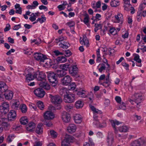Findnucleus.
I'll list each match as a JSON object with an SVG mask.
<instances>
[{
	"label": "nucleus",
	"mask_w": 146,
	"mask_h": 146,
	"mask_svg": "<svg viewBox=\"0 0 146 146\" xmlns=\"http://www.w3.org/2000/svg\"><path fill=\"white\" fill-rule=\"evenodd\" d=\"M133 98L134 100L130 99L129 100V101L132 104H134V103L136 104L137 105V108H139V104H140L143 100V96L141 94L137 93L135 94L133 96Z\"/></svg>",
	"instance_id": "1"
},
{
	"label": "nucleus",
	"mask_w": 146,
	"mask_h": 146,
	"mask_svg": "<svg viewBox=\"0 0 146 146\" xmlns=\"http://www.w3.org/2000/svg\"><path fill=\"white\" fill-rule=\"evenodd\" d=\"M130 146H146V139L141 138L132 141Z\"/></svg>",
	"instance_id": "2"
},
{
	"label": "nucleus",
	"mask_w": 146,
	"mask_h": 146,
	"mask_svg": "<svg viewBox=\"0 0 146 146\" xmlns=\"http://www.w3.org/2000/svg\"><path fill=\"white\" fill-rule=\"evenodd\" d=\"M49 98H50L51 102L53 104H60L62 102V98L58 95H53L52 94H49Z\"/></svg>",
	"instance_id": "3"
},
{
	"label": "nucleus",
	"mask_w": 146,
	"mask_h": 146,
	"mask_svg": "<svg viewBox=\"0 0 146 146\" xmlns=\"http://www.w3.org/2000/svg\"><path fill=\"white\" fill-rule=\"evenodd\" d=\"M47 77L50 83L52 84H55L53 86H55L57 84L58 81L57 80V75L54 72H50L48 73Z\"/></svg>",
	"instance_id": "4"
},
{
	"label": "nucleus",
	"mask_w": 146,
	"mask_h": 146,
	"mask_svg": "<svg viewBox=\"0 0 146 146\" xmlns=\"http://www.w3.org/2000/svg\"><path fill=\"white\" fill-rule=\"evenodd\" d=\"M75 95L73 94H67L64 96V101L66 103H72L75 100Z\"/></svg>",
	"instance_id": "5"
},
{
	"label": "nucleus",
	"mask_w": 146,
	"mask_h": 146,
	"mask_svg": "<svg viewBox=\"0 0 146 146\" xmlns=\"http://www.w3.org/2000/svg\"><path fill=\"white\" fill-rule=\"evenodd\" d=\"M9 105L7 102H3L0 106V112L2 114H5L9 111Z\"/></svg>",
	"instance_id": "6"
},
{
	"label": "nucleus",
	"mask_w": 146,
	"mask_h": 146,
	"mask_svg": "<svg viewBox=\"0 0 146 146\" xmlns=\"http://www.w3.org/2000/svg\"><path fill=\"white\" fill-rule=\"evenodd\" d=\"M34 56V57L36 60L41 62H44V60L47 59V57L45 55L40 53H35Z\"/></svg>",
	"instance_id": "7"
},
{
	"label": "nucleus",
	"mask_w": 146,
	"mask_h": 146,
	"mask_svg": "<svg viewBox=\"0 0 146 146\" xmlns=\"http://www.w3.org/2000/svg\"><path fill=\"white\" fill-rule=\"evenodd\" d=\"M35 73L36 78L38 81L45 80L46 78V75L45 73L42 71H38Z\"/></svg>",
	"instance_id": "8"
},
{
	"label": "nucleus",
	"mask_w": 146,
	"mask_h": 146,
	"mask_svg": "<svg viewBox=\"0 0 146 146\" xmlns=\"http://www.w3.org/2000/svg\"><path fill=\"white\" fill-rule=\"evenodd\" d=\"M72 79L69 75H66L61 79L62 84L64 86H67L70 84Z\"/></svg>",
	"instance_id": "9"
},
{
	"label": "nucleus",
	"mask_w": 146,
	"mask_h": 146,
	"mask_svg": "<svg viewBox=\"0 0 146 146\" xmlns=\"http://www.w3.org/2000/svg\"><path fill=\"white\" fill-rule=\"evenodd\" d=\"M35 94L38 97L42 98H43L45 95V92L43 89L41 88H38L34 91Z\"/></svg>",
	"instance_id": "10"
},
{
	"label": "nucleus",
	"mask_w": 146,
	"mask_h": 146,
	"mask_svg": "<svg viewBox=\"0 0 146 146\" xmlns=\"http://www.w3.org/2000/svg\"><path fill=\"white\" fill-rule=\"evenodd\" d=\"M62 118L63 121L65 123L69 122L70 119V115L66 111H63L62 113Z\"/></svg>",
	"instance_id": "11"
},
{
	"label": "nucleus",
	"mask_w": 146,
	"mask_h": 146,
	"mask_svg": "<svg viewBox=\"0 0 146 146\" xmlns=\"http://www.w3.org/2000/svg\"><path fill=\"white\" fill-rule=\"evenodd\" d=\"M16 117V111L13 110H11L7 115L8 119L9 121H14Z\"/></svg>",
	"instance_id": "12"
},
{
	"label": "nucleus",
	"mask_w": 146,
	"mask_h": 146,
	"mask_svg": "<svg viewBox=\"0 0 146 146\" xmlns=\"http://www.w3.org/2000/svg\"><path fill=\"white\" fill-rule=\"evenodd\" d=\"M44 120H51L54 118V115L51 111H47L44 114Z\"/></svg>",
	"instance_id": "13"
},
{
	"label": "nucleus",
	"mask_w": 146,
	"mask_h": 146,
	"mask_svg": "<svg viewBox=\"0 0 146 146\" xmlns=\"http://www.w3.org/2000/svg\"><path fill=\"white\" fill-rule=\"evenodd\" d=\"M78 68L76 66L71 65L70 69H69V73L72 76H75L78 73Z\"/></svg>",
	"instance_id": "14"
},
{
	"label": "nucleus",
	"mask_w": 146,
	"mask_h": 146,
	"mask_svg": "<svg viewBox=\"0 0 146 146\" xmlns=\"http://www.w3.org/2000/svg\"><path fill=\"white\" fill-rule=\"evenodd\" d=\"M36 127L35 123L32 121L30 122L26 126V129L27 131L31 132L34 131Z\"/></svg>",
	"instance_id": "15"
},
{
	"label": "nucleus",
	"mask_w": 146,
	"mask_h": 146,
	"mask_svg": "<svg viewBox=\"0 0 146 146\" xmlns=\"http://www.w3.org/2000/svg\"><path fill=\"white\" fill-rule=\"evenodd\" d=\"M4 95L5 99L9 100L12 99L13 94L12 91L9 90L5 92Z\"/></svg>",
	"instance_id": "16"
},
{
	"label": "nucleus",
	"mask_w": 146,
	"mask_h": 146,
	"mask_svg": "<svg viewBox=\"0 0 146 146\" xmlns=\"http://www.w3.org/2000/svg\"><path fill=\"white\" fill-rule=\"evenodd\" d=\"M76 127L74 124H70L68 127L67 130L70 133L75 132L76 130Z\"/></svg>",
	"instance_id": "17"
},
{
	"label": "nucleus",
	"mask_w": 146,
	"mask_h": 146,
	"mask_svg": "<svg viewBox=\"0 0 146 146\" xmlns=\"http://www.w3.org/2000/svg\"><path fill=\"white\" fill-rule=\"evenodd\" d=\"M115 18L118 23L122 24L123 22V15L120 13H118L117 15L115 16Z\"/></svg>",
	"instance_id": "18"
},
{
	"label": "nucleus",
	"mask_w": 146,
	"mask_h": 146,
	"mask_svg": "<svg viewBox=\"0 0 146 146\" xmlns=\"http://www.w3.org/2000/svg\"><path fill=\"white\" fill-rule=\"evenodd\" d=\"M35 73L33 75L31 73H28L26 76V80L27 82H29L31 81L34 79L36 78Z\"/></svg>",
	"instance_id": "19"
},
{
	"label": "nucleus",
	"mask_w": 146,
	"mask_h": 146,
	"mask_svg": "<svg viewBox=\"0 0 146 146\" xmlns=\"http://www.w3.org/2000/svg\"><path fill=\"white\" fill-rule=\"evenodd\" d=\"M75 122L77 123H80L82 121L81 116L79 114H76L74 117Z\"/></svg>",
	"instance_id": "20"
},
{
	"label": "nucleus",
	"mask_w": 146,
	"mask_h": 146,
	"mask_svg": "<svg viewBox=\"0 0 146 146\" xmlns=\"http://www.w3.org/2000/svg\"><path fill=\"white\" fill-rule=\"evenodd\" d=\"M71 65L68 63H65L64 64H61L60 66V68L63 70L67 71L68 70L71 66Z\"/></svg>",
	"instance_id": "21"
},
{
	"label": "nucleus",
	"mask_w": 146,
	"mask_h": 146,
	"mask_svg": "<svg viewBox=\"0 0 146 146\" xmlns=\"http://www.w3.org/2000/svg\"><path fill=\"white\" fill-rule=\"evenodd\" d=\"M113 141V138L112 134H108V135L107 137V142L108 143L109 145H111Z\"/></svg>",
	"instance_id": "22"
},
{
	"label": "nucleus",
	"mask_w": 146,
	"mask_h": 146,
	"mask_svg": "<svg viewBox=\"0 0 146 146\" xmlns=\"http://www.w3.org/2000/svg\"><path fill=\"white\" fill-rule=\"evenodd\" d=\"M43 124L42 123H39L37 126L35 130V132L38 134H41L42 132V127Z\"/></svg>",
	"instance_id": "23"
},
{
	"label": "nucleus",
	"mask_w": 146,
	"mask_h": 146,
	"mask_svg": "<svg viewBox=\"0 0 146 146\" xmlns=\"http://www.w3.org/2000/svg\"><path fill=\"white\" fill-rule=\"evenodd\" d=\"M60 47L64 49H67L70 46V44L67 42H64L63 43H60L59 44Z\"/></svg>",
	"instance_id": "24"
},
{
	"label": "nucleus",
	"mask_w": 146,
	"mask_h": 146,
	"mask_svg": "<svg viewBox=\"0 0 146 146\" xmlns=\"http://www.w3.org/2000/svg\"><path fill=\"white\" fill-rule=\"evenodd\" d=\"M74 139V137L72 136L66 134L65 135L64 139L70 143L72 142Z\"/></svg>",
	"instance_id": "25"
},
{
	"label": "nucleus",
	"mask_w": 146,
	"mask_h": 146,
	"mask_svg": "<svg viewBox=\"0 0 146 146\" xmlns=\"http://www.w3.org/2000/svg\"><path fill=\"white\" fill-rule=\"evenodd\" d=\"M80 44L82 45H86L87 47L89 46V41L87 39V38L86 36H83L82 40H80Z\"/></svg>",
	"instance_id": "26"
},
{
	"label": "nucleus",
	"mask_w": 146,
	"mask_h": 146,
	"mask_svg": "<svg viewBox=\"0 0 146 146\" xmlns=\"http://www.w3.org/2000/svg\"><path fill=\"white\" fill-rule=\"evenodd\" d=\"M56 74L57 76L59 78L62 77L66 74V72L63 70H57L56 71Z\"/></svg>",
	"instance_id": "27"
},
{
	"label": "nucleus",
	"mask_w": 146,
	"mask_h": 146,
	"mask_svg": "<svg viewBox=\"0 0 146 146\" xmlns=\"http://www.w3.org/2000/svg\"><path fill=\"white\" fill-rule=\"evenodd\" d=\"M77 94L80 97L85 98L86 96V91L84 90H81L77 92Z\"/></svg>",
	"instance_id": "28"
},
{
	"label": "nucleus",
	"mask_w": 146,
	"mask_h": 146,
	"mask_svg": "<svg viewBox=\"0 0 146 146\" xmlns=\"http://www.w3.org/2000/svg\"><path fill=\"white\" fill-rule=\"evenodd\" d=\"M20 123L23 125H25L28 122L27 117H22L20 120Z\"/></svg>",
	"instance_id": "29"
},
{
	"label": "nucleus",
	"mask_w": 146,
	"mask_h": 146,
	"mask_svg": "<svg viewBox=\"0 0 146 146\" xmlns=\"http://www.w3.org/2000/svg\"><path fill=\"white\" fill-rule=\"evenodd\" d=\"M90 107L94 113L98 114L101 113V111L98 109H96L94 106H92V105H90Z\"/></svg>",
	"instance_id": "30"
},
{
	"label": "nucleus",
	"mask_w": 146,
	"mask_h": 146,
	"mask_svg": "<svg viewBox=\"0 0 146 146\" xmlns=\"http://www.w3.org/2000/svg\"><path fill=\"white\" fill-rule=\"evenodd\" d=\"M76 107L77 108L79 109L82 108L83 106V104L81 101H78L76 103Z\"/></svg>",
	"instance_id": "31"
},
{
	"label": "nucleus",
	"mask_w": 146,
	"mask_h": 146,
	"mask_svg": "<svg viewBox=\"0 0 146 146\" xmlns=\"http://www.w3.org/2000/svg\"><path fill=\"white\" fill-rule=\"evenodd\" d=\"M84 16L85 17L84 19V22L87 25L89 23V15L87 13H85L84 14Z\"/></svg>",
	"instance_id": "32"
},
{
	"label": "nucleus",
	"mask_w": 146,
	"mask_h": 146,
	"mask_svg": "<svg viewBox=\"0 0 146 146\" xmlns=\"http://www.w3.org/2000/svg\"><path fill=\"white\" fill-rule=\"evenodd\" d=\"M3 129V128L5 130H6L9 128V125L6 122H2V123Z\"/></svg>",
	"instance_id": "33"
},
{
	"label": "nucleus",
	"mask_w": 146,
	"mask_h": 146,
	"mask_svg": "<svg viewBox=\"0 0 146 146\" xmlns=\"http://www.w3.org/2000/svg\"><path fill=\"white\" fill-rule=\"evenodd\" d=\"M64 53L63 55H65V56L66 57H69L72 54V53L69 50H63Z\"/></svg>",
	"instance_id": "34"
},
{
	"label": "nucleus",
	"mask_w": 146,
	"mask_h": 146,
	"mask_svg": "<svg viewBox=\"0 0 146 146\" xmlns=\"http://www.w3.org/2000/svg\"><path fill=\"white\" fill-rule=\"evenodd\" d=\"M128 129V128L126 126H122L119 127V130L121 132H127Z\"/></svg>",
	"instance_id": "35"
},
{
	"label": "nucleus",
	"mask_w": 146,
	"mask_h": 146,
	"mask_svg": "<svg viewBox=\"0 0 146 146\" xmlns=\"http://www.w3.org/2000/svg\"><path fill=\"white\" fill-rule=\"evenodd\" d=\"M119 5V1H116L115 0L112 1L110 3V5L112 7H116Z\"/></svg>",
	"instance_id": "36"
},
{
	"label": "nucleus",
	"mask_w": 146,
	"mask_h": 146,
	"mask_svg": "<svg viewBox=\"0 0 146 146\" xmlns=\"http://www.w3.org/2000/svg\"><path fill=\"white\" fill-rule=\"evenodd\" d=\"M67 90L66 88H63L61 89L60 90V94L61 95H64V96L67 94H68L67 92Z\"/></svg>",
	"instance_id": "37"
},
{
	"label": "nucleus",
	"mask_w": 146,
	"mask_h": 146,
	"mask_svg": "<svg viewBox=\"0 0 146 146\" xmlns=\"http://www.w3.org/2000/svg\"><path fill=\"white\" fill-rule=\"evenodd\" d=\"M19 104L20 103L17 100L13 103L12 107L14 109H18Z\"/></svg>",
	"instance_id": "38"
},
{
	"label": "nucleus",
	"mask_w": 146,
	"mask_h": 146,
	"mask_svg": "<svg viewBox=\"0 0 146 146\" xmlns=\"http://www.w3.org/2000/svg\"><path fill=\"white\" fill-rule=\"evenodd\" d=\"M20 109L23 113H25L27 111V108L25 104H23L22 106H21Z\"/></svg>",
	"instance_id": "39"
},
{
	"label": "nucleus",
	"mask_w": 146,
	"mask_h": 146,
	"mask_svg": "<svg viewBox=\"0 0 146 146\" xmlns=\"http://www.w3.org/2000/svg\"><path fill=\"white\" fill-rule=\"evenodd\" d=\"M68 85V89L69 90H74L76 88V85L75 83L73 82L69 84Z\"/></svg>",
	"instance_id": "40"
},
{
	"label": "nucleus",
	"mask_w": 146,
	"mask_h": 146,
	"mask_svg": "<svg viewBox=\"0 0 146 146\" xmlns=\"http://www.w3.org/2000/svg\"><path fill=\"white\" fill-rule=\"evenodd\" d=\"M37 106L41 110H43L44 107L43 103L41 101H39L37 102Z\"/></svg>",
	"instance_id": "41"
},
{
	"label": "nucleus",
	"mask_w": 146,
	"mask_h": 146,
	"mask_svg": "<svg viewBox=\"0 0 146 146\" xmlns=\"http://www.w3.org/2000/svg\"><path fill=\"white\" fill-rule=\"evenodd\" d=\"M50 120H44L43 121L44 125H46L48 127H50L52 125L51 122L50 121Z\"/></svg>",
	"instance_id": "42"
},
{
	"label": "nucleus",
	"mask_w": 146,
	"mask_h": 146,
	"mask_svg": "<svg viewBox=\"0 0 146 146\" xmlns=\"http://www.w3.org/2000/svg\"><path fill=\"white\" fill-rule=\"evenodd\" d=\"M111 82H108L107 81H105L103 82H102L100 84V85H102L105 87H108L110 84Z\"/></svg>",
	"instance_id": "43"
},
{
	"label": "nucleus",
	"mask_w": 146,
	"mask_h": 146,
	"mask_svg": "<svg viewBox=\"0 0 146 146\" xmlns=\"http://www.w3.org/2000/svg\"><path fill=\"white\" fill-rule=\"evenodd\" d=\"M70 143L64 139L61 142V146H70Z\"/></svg>",
	"instance_id": "44"
},
{
	"label": "nucleus",
	"mask_w": 146,
	"mask_h": 146,
	"mask_svg": "<svg viewBox=\"0 0 146 146\" xmlns=\"http://www.w3.org/2000/svg\"><path fill=\"white\" fill-rule=\"evenodd\" d=\"M146 5V3H143L141 4L139 7L138 10L142 11L144 8L145 7Z\"/></svg>",
	"instance_id": "45"
},
{
	"label": "nucleus",
	"mask_w": 146,
	"mask_h": 146,
	"mask_svg": "<svg viewBox=\"0 0 146 146\" xmlns=\"http://www.w3.org/2000/svg\"><path fill=\"white\" fill-rule=\"evenodd\" d=\"M50 134L52 137L53 138H55L57 137V133L53 130L50 131Z\"/></svg>",
	"instance_id": "46"
},
{
	"label": "nucleus",
	"mask_w": 146,
	"mask_h": 146,
	"mask_svg": "<svg viewBox=\"0 0 146 146\" xmlns=\"http://www.w3.org/2000/svg\"><path fill=\"white\" fill-rule=\"evenodd\" d=\"M38 20L40 23H42L46 21V18L44 16V15H42L41 17V18H38Z\"/></svg>",
	"instance_id": "47"
},
{
	"label": "nucleus",
	"mask_w": 146,
	"mask_h": 146,
	"mask_svg": "<svg viewBox=\"0 0 146 146\" xmlns=\"http://www.w3.org/2000/svg\"><path fill=\"white\" fill-rule=\"evenodd\" d=\"M121 123V122L118 121H113V122L111 123L112 127L115 129V130H116V128L115 127V125H118Z\"/></svg>",
	"instance_id": "48"
},
{
	"label": "nucleus",
	"mask_w": 146,
	"mask_h": 146,
	"mask_svg": "<svg viewBox=\"0 0 146 146\" xmlns=\"http://www.w3.org/2000/svg\"><path fill=\"white\" fill-rule=\"evenodd\" d=\"M101 5V2L100 1H99L97 2L96 4V6H92L93 8H99L100 7Z\"/></svg>",
	"instance_id": "49"
},
{
	"label": "nucleus",
	"mask_w": 146,
	"mask_h": 146,
	"mask_svg": "<svg viewBox=\"0 0 146 146\" xmlns=\"http://www.w3.org/2000/svg\"><path fill=\"white\" fill-rule=\"evenodd\" d=\"M73 107L72 105H67L65 107V109L68 111H70V110L72 109Z\"/></svg>",
	"instance_id": "50"
},
{
	"label": "nucleus",
	"mask_w": 146,
	"mask_h": 146,
	"mask_svg": "<svg viewBox=\"0 0 146 146\" xmlns=\"http://www.w3.org/2000/svg\"><path fill=\"white\" fill-rule=\"evenodd\" d=\"M121 104L119 106V107L120 109L125 110L126 109V107L125 106V104L123 102H121V103H120Z\"/></svg>",
	"instance_id": "51"
},
{
	"label": "nucleus",
	"mask_w": 146,
	"mask_h": 146,
	"mask_svg": "<svg viewBox=\"0 0 146 146\" xmlns=\"http://www.w3.org/2000/svg\"><path fill=\"white\" fill-rule=\"evenodd\" d=\"M7 89V86H5L3 87H2L0 88V91H1V93L5 92H5L8 90Z\"/></svg>",
	"instance_id": "52"
},
{
	"label": "nucleus",
	"mask_w": 146,
	"mask_h": 146,
	"mask_svg": "<svg viewBox=\"0 0 146 146\" xmlns=\"http://www.w3.org/2000/svg\"><path fill=\"white\" fill-rule=\"evenodd\" d=\"M131 6V5H124L123 6V7L124 8V10H125L129 11L130 8V7Z\"/></svg>",
	"instance_id": "53"
},
{
	"label": "nucleus",
	"mask_w": 146,
	"mask_h": 146,
	"mask_svg": "<svg viewBox=\"0 0 146 146\" xmlns=\"http://www.w3.org/2000/svg\"><path fill=\"white\" fill-rule=\"evenodd\" d=\"M106 76L104 74H102L100 76L99 78V81L98 83L100 84L102 82V81L104 80L105 79Z\"/></svg>",
	"instance_id": "54"
},
{
	"label": "nucleus",
	"mask_w": 146,
	"mask_h": 146,
	"mask_svg": "<svg viewBox=\"0 0 146 146\" xmlns=\"http://www.w3.org/2000/svg\"><path fill=\"white\" fill-rule=\"evenodd\" d=\"M101 15L99 14H97L96 15V16L95 17H94L95 20H96V22L97 21H99L100 20L101 18Z\"/></svg>",
	"instance_id": "55"
},
{
	"label": "nucleus",
	"mask_w": 146,
	"mask_h": 146,
	"mask_svg": "<svg viewBox=\"0 0 146 146\" xmlns=\"http://www.w3.org/2000/svg\"><path fill=\"white\" fill-rule=\"evenodd\" d=\"M13 137H14V134H10L8 136L7 139L8 140L9 142L10 143L12 141V140L11 138Z\"/></svg>",
	"instance_id": "56"
},
{
	"label": "nucleus",
	"mask_w": 146,
	"mask_h": 146,
	"mask_svg": "<svg viewBox=\"0 0 146 146\" xmlns=\"http://www.w3.org/2000/svg\"><path fill=\"white\" fill-rule=\"evenodd\" d=\"M67 25L70 28L73 27L75 25V23L73 21H71L67 23Z\"/></svg>",
	"instance_id": "57"
},
{
	"label": "nucleus",
	"mask_w": 146,
	"mask_h": 146,
	"mask_svg": "<svg viewBox=\"0 0 146 146\" xmlns=\"http://www.w3.org/2000/svg\"><path fill=\"white\" fill-rule=\"evenodd\" d=\"M121 65L123 67H126V70H129V65L128 64H127V63L125 62H122L121 63Z\"/></svg>",
	"instance_id": "58"
},
{
	"label": "nucleus",
	"mask_w": 146,
	"mask_h": 146,
	"mask_svg": "<svg viewBox=\"0 0 146 146\" xmlns=\"http://www.w3.org/2000/svg\"><path fill=\"white\" fill-rule=\"evenodd\" d=\"M11 27L9 24H7L6 25V27L4 29V31L5 32H7L9 31L10 28Z\"/></svg>",
	"instance_id": "59"
},
{
	"label": "nucleus",
	"mask_w": 146,
	"mask_h": 146,
	"mask_svg": "<svg viewBox=\"0 0 146 146\" xmlns=\"http://www.w3.org/2000/svg\"><path fill=\"white\" fill-rule=\"evenodd\" d=\"M54 52L56 56H58L59 55H63L64 53L62 52H60L58 50H55L54 51Z\"/></svg>",
	"instance_id": "60"
},
{
	"label": "nucleus",
	"mask_w": 146,
	"mask_h": 146,
	"mask_svg": "<svg viewBox=\"0 0 146 146\" xmlns=\"http://www.w3.org/2000/svg\"><path fill=\"white\" fill-rule=\"evenodd\" d=\"M21 25L20 24L15 25L13 28V29L15 30H17L21 28Z\"/></svg>",
	"instance_id": "61"
},
{
	"label": "nucleus",
	"mask_w": 146,
	"mask_h": 146,
	"mask_svg": "<svg viewBox=\"0 0 146 146\" xmlns=\"http://www.w3.org/2000/svg\"><path fill=\"white\" fill-rule=\"evenodd\" d=\"M30 16H31V17H29V19L32 22H33L36 20V16H32V15H31Z\"/></svg>",
	"instance_id": "62"
},
{
	"label": "nucleus",
	"mask_w": 146,
	"mask_h": 146,
	"mask_svg": "<svg viewBox=\"0 0 146 146\" xmlns=\"http://www.w3.org/2000/svg\"><path fill=\"white\" fill-rule=\"evenodd\" d=\"M115 100L118 103H121V98L120 97L118 96H116L115 98Z\"/></svg>",
	"instance_id": "63"
},
{
	"label": "nucleus",
	"mask_w": 146,
	"mask_h": 146,
	"mask_svg": "<svg viewBox=\"0 0 146 146\" xmlns=\"http://www.w3.org/2000/svg\"><path fill=\"white\" fill-rule=\"evenodd\" d=\"M109 31L110 33H111V34L113 35H115V33H114V32L115 31V32H116V31L115 29H114V28H110V29Z\"/></svg>",
	"instance_id": "64"
}]
</instances>
